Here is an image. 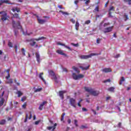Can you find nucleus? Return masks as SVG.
Wrapping results in <instances>:
<instances>
[{
  "instance_id": "79ce46f5",
  "label": "nucleus",
  "mask_w": 131,
  "mask_h": 131,
  "mask_svg": "<svg viewBox=\"0 0 131 131\" xmlns=\"http://www.w3.org/2000/svg\"><path fill=\"white\" fill-rule=\"evenodd\" d=\"M26 102H25L24 104L22 105L23 109H26Z\"/></svg>"
},
{
  "instance_id": "393cba45",
  "label": "nucleus",
  "mask_w": 131,
  "mask_h": 131,
  "mask_svg": "<svg viewBox=\"0 0 131 131\" xmlns=\"http://www.w3.org/2000/svg\"><path fill=\"white\" fill-rule=\"evenodd\" d=\"M79 28V23H78V21H76V24H75L76 30H78Z\"/></svg>"
},
{
  "instance_id": "2f4dec72",
  "label": "nucleus",
  "mask_w": 131,
  "mask_h": 131,
  "mask_svg": "<svg viewBox=\"0 0 131 131\" xmlns=\"http://www.w3.org/2000/svg\"><path fill=\"white\" fill-rule=\"evenodd\" d=\"M99 6H97L94 9V10L93 11V13H96V12H99Z\"/></svg>"
},
{
  "instance_id": "4be33fe9",
  "label": "nucleus",
  "mask_w": 131,
  "mask_h": 131,
  "mask_svg": "<svg viewBox=\"0 0 131 131\" xmlns=\"http://www.w3.org/2000/svg\"><path fill=\"white\" fill-rule=\"evenodd\" d=\"M72 69H73V70L76 71V72H77V73H78V74L80 73V71H79V70H78V68H77L75 67H72Z\"/></svg>"
},
{
  "instance_id": "c03bdc74",
  "label": "nucleus",
  "mask_w": 131,
  "mask_h": 131,
  "mask_svg": "<svg viewBox=\"0 0 131 131\" xmlns=\"http://www.w3.org/2000/svg\"><path fill=\"white\" fill-rule=\"evenodd\" d=\"M31 118H32V113L31 112H30V116L28 118V119L30 120L31 119Z\"/></svg>"
},
{
  "instance_id": "338daca9",
  "label": "nucleus",
  "mask_w": 131,
  "mask_h": 131,
  "mask_svg": "<svg viewBox=\"0 0 131 131\" xmlns=\"http://www.w3.org/2000/svg\"><path fill=\"white\" fill-rule=\"evenodd\" d=\"M58 8L59 9H64V8L62 7V5H58Z\"/></svg>"
},
{
  "instance_id": "b1692460",
  "label": "nucleus",
  "mask_w": 131,
  "mask_h": 131,
  "mask_svg": "<svg viewBox=\"0 0 131 131\" xmlns=\"http://www.w3.org/2000/svg\"><path fill=\"white\" fill-rule=\"evenodd\" d=\"M123 18L124 19V21H127V20H128L129 17H128V15H127L126 14H124V16H123Z\"/></svg>"
},
{
  "instance_id": "f3484780",
  "label": "nucleus",
  "mask_w": 131,
  "mask_h": 131,
  "mask_svg": "<svg viewBox=\"0 0 131 131\" xmlns=\"http://www.w3.org/2000/svg\"><path fill=\"white\" fill-rule=\"evenodd\" d=\"M57 45H58V46H62L63 47H64V48H66V49H68V50H71V48H70V47L65 45V44L62 43L60 42H58L57 43Z\"/></svg>"
},
{
  "instance_id": "13d9d810",
  "label": "nucleus",
  "mask_w": 131,
  "mask_h": 131,
  "mask_svg": "<svg viewBox=\"0 0 131 131\" xmlns=\"http://www.w3.org/2000/svg\"><path fill=\"white\" fill-rule=\"evenodd\" d=\"M92 112H93L94 115H96L97 114V112L94 110H92Z\"/></svg>"
},
{
  "instance_id": "ddd939ff",
  "label": "nucleus",
  "mask_w": 131,
  "mask_h": 131,
  "mask_svg": "<svg viewBox=\"0 0 131 131\" xmlns=\"http://www.w3.org/2000/svg\"><path fill=\"white\" fill-rule=\"evenodd\" d=\"M11 10L12 11V12H13L14 13H15V12H17V13H19V12L21 11V10L20 9V8L16 7H13L12 8V9H11Z\"/></svg>"
},
{
  "instance_id": "9d476101",
  "label": "nucleus",
  "mask_w": 131,
  "mask_h": 131,
  "mask_svg": "<svg viewBox=\"0 0 131 131\" xmlns=\"http://www.w3.org/2000/svg\"><path fill=\"white\" fill-rule=\"evenodd\" d=\"M37 20L39 24H45V23H46V22H47V20L41 19L38 16H37Z\"/></svg>"
},
{
  "instance_id": "f257e3e1",
  "label": "nucleus",
  "mask_w": 131,
  "mask_h": 131,
  "mask_svg": "<svg viewBox=\"0 0 131 131\" xmlns=\"http://www.w3.org/2000/svg\"><path fill=\"white\" fill-rule=\"evenodd\" d=\"M84 90H85V92L89 93V94H91L92 96H94L95 97L98 96L99 94H100L99 91H94L93 89L89 87H84Z\"/></svg>"
},
{
  "instance_id": "a19ab883",
  "label": "nucleus",
  "mask_w": 131,
  "mask_h": 131,
  "mask_svg": "<svg viewBox=\"0 0 131 131\" xmlns=\"http://www.w3.org/2000/svg\"><path fill=\"white\" fill-rule=\"evenodd\" d=\"M74 123L75 126L77 127V126H78V124H77V120H74Z\"/></svg>"
},
{
  "instance_id": "c756f323",
  "label": "nucleus",
  "mask_w": 131,
  "mask_h": 131,
  "mask_svg": "<svg viewBox=\"0 0 131 131\" xmlns=\"http://www.w3.org/2000/svg\"><path fill=\"white\" fill-rule=\"evenodd\" d=\"M59 13H61L62 15H69V13H68V12H66L65 11H62V10H60L59 11Z\"/></svg>"
},
{
  "instance_id": "412c9836",
  "label": "nucleus",
  "mask_w": 131,
  "mask_h": 131,
  "mask_svg": "<svg viewBox=\"0 0 131 131\" xmlns=\"http://www.w3.org/2000/svg\"><path fill=\"white\" fill-rule=\"evenodd\" d=\"M90 65H89L88 66L86 67H83L82 66H80L79 68H80L81 69H82V70L84 71V70H88L89 68H90Z\"/></svg>"
},
{
  "instance_id": "473e14b6",
  "label": "nucleus",
  "mask_w": 131,
  "mask_h": 131,
  "mask_svg": "<svg viewBox=\"0 0 131 131\" xmlns=\"http://www.w3.org/2000/svg\"><path fill=\"white\" fill-rule=\"evenodd\" d=\"M42 90V88H38V89H36L35 91H34V93H37L38 92H40Z\"/></svg>"
},
{
  "instance_id": "680f3d73",
  "label": "nucleus",
  "mask_w": 131,
  "mask_h": 131,
  "mask_svg": "<svg viewBox=\"0 0 131 131\" xmlns=\"http://www.w3.org/2000/svg\"><path fill=\"white\" fill-rule=\"evenodd\" d=\"M118 127H121V122H119L118 124Z\"/></svg>"
},
{
  "instance_id": "4d7b16f0",
  "label": "nucleus",
  "mask_w": 131,
  "mask_h": 131,
  "mask_svg": "<svg viewBox=\"0 0 131 131\" xmlns=\"http://www.w3.org/2000/svg\"><path fill=\"white\" fill-rule=\"evenodd\" d=\"M39 122H40V121H35V124L36 125H37V124H38L39 123Z\"/></svg>"
},
{
  "instance_id": "bb28decb",
  "label": "nucleus",
  "mask_w": 131,
  "mask_h": 131,
  "mask_svg": "<svg viewBox=\"0 0 131 131\" xmlns=\"http://www.w3.org/2000/svg\"><path fill=\"white\" fill-rule=\"evenodd\" d=\"M114 90H115L114 87H111L108 89V91H109V92H112L113 93H114Z\"/></svg>"
},
{
  "instance_id": "9b49d317",
  "label": "nucleus",
  "mask_w": 131,
  "mask_h": 131,
  "mask_svg": "<svg viewBox=\"0 0 131 131\" xmlns=\"http://www.w3.org/2000/svg\"><path fill=\"white\" fill-rule=\"evenodd\" d=\"M66 91H60L59 92V97L61 98L62 100L64 99V94H66Z\"/></svg>"
},
{
  "instance_id": "4468645a",
  "label": "nucleus",
  "mask_w": 131,
  "mask_h": 131,
  "mask_svg": "<svg viewBox=\"0 0 131 131\" xmlns=\"http://www.w3.org/2000/svg\"><path fill=\"white\" fill-rule=\"evenodd\" d=\"M56 53H57V54H59V55H62V56H64V57H67V55H66V54L64 53V52H63L62 50H57Z\"/></svg>"
},
{
  "instance_id": "f704fd0d",
  "label": "nucleus",
  "mask_w": 131,
  "mask_h": 131,
  "mask_svg": "<svg viewBox=\"0 0 131 131\" xmlns=\"http://www.w3.org/2000/svg\"><path fill=\"white\" fill-rule=\"evenodd\" d=\"M66 114L65 113H63L62 115H61V121H63V120H64V116L66 115Z\"/></svg>"
},
{
  "instance_id": "0eeeda50",
  "label": "nucleus",
  "mask_w": 131,
  "mask_h": 131,
  "mask_svg": "<svg viewBox=\"0 0 131 131\" xmlns=\"http://www.w3.org/2000/svg\"><path fill=\"white\" fill-rule=\"evenodd\" d=\"M12 25L13 28H16V27H17L18 29H21V31H23V29H22V27L21 25H20V21H18L17 24H16V21L15 20H12Z\"/></svg>"
},
{
  "instance_id": "a18cd8bd",
  "label": "nucleus",
  "mask_w": 131,
  "mask_h": 131,
  "mask_svg": "<svg viewBox=\"0 0 131 131\" xmlns=\"http://www.w3.org/2000/svg\"><path fill=\"white\" fill-rule=\"evenodd\" d=\"M26 100V97L24 96L23 98L21 99V102H24V101H25Z\"/></svg>"
},
{
  "instance_id": "20e7f679",
  "label": "nucleus",
  "mask_w": 131,
  "mask_h": 131,
  "mask_svg": "<svg viewBox=\"0 0 131 131\" xmlns=\"http://www.w3.org/2000/svg\"><path fill=\"white\" fill-rule=\"evenodd\" d=\"M9 18H10V16L8 15V13L5 11H3L2 15H1V20H2V21L3 22H5V21L9 20Z\"/></svg>"
},
{
  "instance_id": "c85d7f7f",
  "label": "nucleus",
  "mask_w": 131,
  "mask_h": 131,
  "mask_svg": "<svg viewBox=\"0 0 131 131\" xmlns=\"http://www.w3.org/2000/svg\"><path fill=\"white\" fill-rule=\"evenodd\" d=\"M8 47H9V48H14L13 43H12V42H11V41L8 42Z\"/></svg>"
},
{
  "instance_id": "c9c22d12",
  "label": "nucleus",
  "mask_w": 131,
  "mask_h": 131,
  "mask_svg": "<svg viewBox=\"0 0 131 131\" xmlns=\"http://www.w3.org/2000/svg\"><path fill=\"white\" fill-rule=\"evenodd\" d=\"M21 52L23 53V56H26V54H25V49L24 48L21 49Z\"/></svg>"
},
{
  "instance_id": "2eb2a0df",
  "label": "nucleus",
  "mask_w": 131,
  "mask_h": 131,
  "mask_svg": "<svg viewBox=\"0 0 131 131\" xmlns=\"http://www.w3.org/2000/svg\"><path fill=\"white\" fill-rule=\"evenodd\" d=\"M36 58L38 63H40V56L38 53H35Z\"/></svg>"
},
{
  "instance_id": "bf43d9fd",
  "label": "nucleus",
  "mask_w": 131,
  "mask_h": 131,
  "mask_svg": "<svg viewBox=\"0 0 131 131\" xmlns=\"http://www.w3.org/2000/svg\"><path fill=\"white\" fill-rule=\"evenodd\" d=\"M126 2H128V5H131V0H126Z\"/></svg>"
},
{
  "instance_id": "e433bc0d",
  "label": "nucleus",
  "mask_w": 131,
  "mask_h": 131,
  "mask_svg": "<svg viewBox=\"0 0 131 131\" xmlns=\"http://www.w3.org/2000/svg\"><path fill=\"white\" fill-rule=\"evenodd\" d=\"M28 119V114H26V118L25 119L24 122H27V120Z\"/></svg>"
},
{
  "instance_id": "72a5a7b5",
  "label": "nucleus",
  "mask_w": 131,
  "mask_h": 131,
  "mask_svg": "<svg viewBox=\"0 0 131 131\" xmlns=\"http://www.w3.org/2000/svg\"><path fill=\"white\" fill-rule=\"evenodd\" d=\"M5 123H6V120H2L1 121H0V124L1 125H4L5 124Z\"/></svg>"
},
{
  "instance_id": "e2e57ef3",
  "label": "nucleus",
  "mask_w": 131,
  "mask_h": 131,
  "mask_svg": "<svg viewBox=\"0 0 131 131\" xmlns=\"http://www.w3.org/2000/svg\"><path fill=\"white\" fill-rule=\"evenodd\" d=\"M113 37H115V38H116V37H117V36L116 35V33H115L113 35Z\"/></svg>"
},
{
  "instance_id": "49530a36",
  "label": "nucleus",
  "mask_w": 131,
  "mask_h": 131,
  "mask_svg": "<svg viewBox=\"0 0 131 131\" xmlns=\"http://www.w3.org/2000/svg\"><path fill=\"white\" fill-rule=\"evenodd\" d=\"M90 23H91V20H88L86 21H85V24H86L87 25L90 24Z\"/></svg>"
},
{
  "instance_id": "39448f33",
  "label": "nucleus",
  "mask_w": 131,
  "mask_h": 131,
  "mask_svg": "<svg viewBox=\"0 0 131 131\" xmlns=\"http://www.w3.org/2000/svg\"><path fill=\"white\" fill-rule=\"evenodd\" d=\"M98 55L99 54L97 53H91L89 55H81L80 58L81 59L86 60V59H89V58H92L93 56H98Z\"/></svg>"
},
{
  "instance_id": "aec40b11",
  "label": "nucleus",
  "mask_w": 131,
  "mask_h": 131,
  "mask_svg": "<svg viewBox=\"0 0 131 131\" xmlns=\"http://www.w3.org/2000/svg\"><path fill=\"white\" fill-rule=\"evenodd\" d=\"M57 126V123H55L54 125V126H49V127H47V129H48V130H51L52 128H53V130H54V129H56V127Z\"/></svg>"
},
{
  "instance_id": "a878e982",
  "label": "nucleus",
  "mask_w": 131,
  "mask_h": 131,
  "mask_svg": "<svg viewBox=\"0 0 131 131\" xmlns=\"http://www.w3.org/2000/svg\"><path fill=\"white\" fill-rule=\"evenodd\" d=\"M124 80H125V79L124 78V77H122L121 79L120 80V82H119L120 85L122 84V82H123V81H124Z\"/></svg>"
},
{
  "instance_id": "8fccbe9b",
  "label": "nucleus",
  "mask_w": 131,
  "mask_h": 131,
  "mask_svg": "<svg viewBox=\"0 0 131 131\" xmlns=\"http://www.w3.org/2000/svg\"><path fill=\"white\" fill-rule=\"evenodd\" d=\"M71 22H72L73 24H75V20L73 18L71 19Z\"/></svg>"
},
{
  "instance_id": "37998d69",
  "label": "nucleus",
  "mask_w": 131,
  "mask_h": 131,
  "mask_svg": "<svg viewBox=\"0 0 131 131\" xmlns=\"http://www.w3.org/2000/svg\"><path fill=\"white\" fill-rule=\"evenodd\" d=\"M71 45H72V46H74V47H78V46H79L78 43H77L76 44L74 43H71Z\"/></svg>"
},
{
  "instance_id": "5fc2aeb1",
  "label": "nucleus",
  "mask_w": 131,
  "mask_h": 131,
  "mask_svg": "<svg viewBox=\"0 0 131 131\" xmlns=\"http://www.w3.org/2000/svg\"><path fill=\"white\" fill-rule=\"evenodd\" d=\"M80 128L81 129H83V128H86V126H85L84 125H82V126H81Z\"/></svg>"
},
{
  "instance_id": "864d4df0",
  "label": "nucleus",
  "mask_w": 131,
  "mask_h": 131,
  "mask_svg": "<svg viewBox=\"0 0 131 131\" xmlns=\"http://www.w3.org/2000/svg\"><path fill=\"white\" fill-rule=\"evenodd\" d=\"M108 25H110V24L109 23H105L103 25V27H106V26H108Z\"/></svg>"
},
{
  "instance_id": "0e129e2a",
  "label": "nucleus",
  "mask_w": 131,
  "mask_h": 131,
  "mask_svg": "<svg viewBox=\"0 0 131 131\" xmlns=\"http://www.w3.org/2000/svg\"><path fill=\"white\" fill-rule=\"evenodd\" d=\"M68 122L69 124H70V123H71V120L70 119H69L68 120Z\"/></svg>"
},
{
  "instance_id": "5701e85b",
  "label": "nucleus",
  "mask_w": 131,
  "mask_h": 131,
  "mask_svg": "<svg viewBox=\"0 0 131 131\" xmlns=\"http://www.w3.org/2000/svg\"><path fill=\"white\" fill-rule=\"evenodd\" d=\"M13 17L14 18H16V19H19V20L21 19V17H19V14L17 13H14L13 15Z\"/></svg>"
},
{
  "instance_id": "f03ea898",
  "label": "nucleus",
  "mask_w": 131,
  "mask_h": 131,
  "mask_svg": "<svg viewBox=\"0 0 131 131\" xmlns=\"http://www.w3.org/2000/svg\"><path fill=\"white\" fill-rule=\"evenodd\" d=\"M47 38L45 37H39L38 38H32L30 39L29 41H30V45L31 46V47H34L35 46V43H36V41H34V40H36V41H38L39 40H42V39H46Z\"/></svg>"
},
{
  "instance_id": "de8ad7c7",
  "label": "nucleus",
  "mask_w": 131,
  "mask_h": 131,
  "mask_svg": "<svg viewBox=\"0 0 131 131\" xmlns=\"http://www.w3.org/2000/svg\"><path fill=\"white\" fill-rule=\"evenodd\" d=\"M100 41H101V39L100 38H98L96 40L97 43H100Z\"/></svg>"
},
{
  "instance_id": "052dcab7",
  "label": "nucleus",
  "mask_w": 131,
  "mask_h": 131,
  "mask_svg": "<svg viewBox=\"0 0 131 131\" xmlns=\"http://www.w3.org/2000/svg\"><path fill=\"white\" fill-rule=\"evenodd\" d=\"M119 57H120V54H117L115 56V58H119Z\"/></svg>"
},
{
  "instance_id": "69168bd1",
  "label": "nucleus",
  "mask_w": 131,
  "mask_h": 131,
  "mask_svg": "<svg viewBox=\"0 0 131 131\" xmlns=\"http://www.w3.org/2000/svg\"><path fill=\"white\" fill-rule=\"evenodd\" d=\"M10 77V74H8V76L6 77V79H9V78Z\"/></svg>"
},
{
  "instance_id": "6e6552de",
  "label": "nucleus",
  "mask_w": 131,
  "mask_h": 131,
  "mask_svg": "<svg viewBox=\"0 0 131 131\" xmlns=\"http://www.w3.org/2000/svg\"><path fill=\"white\" fill-rule=\"evenodd\" d=\"M70 104L74 107V108H76V102H75V99L73 98H71L70 99Z\"/></svg>"
},
{
  "instance_id": "6e6d98bb",
  "label": "nucleus",
  "mask_w": 131,
  "mask_h": 131,
  "mask_svg": "<svg viewBox=\"0 0 131 131\" xmlns=\"http://www.w3.org/2000/svg\"><path fill=\"white\" fill-rule=\"evenodd\" d=\"M89 3H91V1L90 0H87L85 2V5H88V4H89Z\"/></svg>"
},
{
  "instance_id": "423d86ee",
  "label": "nucleus",
  "mask_w": 131,
  "mask_h": 131,
  "mask_svg": "<svg viewBox=\"0 0 131 131\" xmlns=\"http://www.w3.org/2000/svg\"><path fill=\"white\" fill-rule=\"evenodd\" d=\"M72 77L73 79H75V80H77L78 79L83 78V77H84V75L82 74H79L77 75L75 73H73L72 74Z\"/></svg>"
},
{
  "instance_id": "1a4fd4ad",
  "label": "nucleus",
  "mask_w": 131,
  "mask_h": 131,
  "mask_svg": "<svg viewBox=\"0 0 131 131\" xmlns=\"http://www.w3.org/2000/svg\"><path fill=\"white\" fill-rule=\"evenodd\" d=\"M112 29H113V26L106 28L104 29L103 32L104 33H108L109 32H111V31H112Z\"/></svg>"
},
{
  "instance_id": "58836bf2",
  "label": "nucleus",
  "mask_w": 131,
  "mask_h": 131,
  "mask_svg": "<svg viewBox=\"0 0 131 131\" xmlns=\"http://www.w3.org/2000/svg\"><path fill=\"white\" fill-rule=\"evenodd\" d=\"M14 49H15V53H17V52H18V45H14Z\"/></svg>"
},
{
  "instance_id": "ea45409f",
  "label": "nucleus",
  "mask_w": 131,
  "mask_h": 131,
  "mask_svg": "<svg viewBox=\"0 0 131 131\" xmlns=\"http://www.w3.org/2000/svg\"><path fill=\"white\" fill-rule=\"evenodd\" d=\"M7 83H13V79H10L8 80Z\"/></svg>"
},
{
  "instance_id": "774afa93",
  "label": "nucleus",
  "mask_w": 131,
  "mask_h": 131,
  "mask_svg": "<svg viewBox=\"0 0 131 131\" xmlns=\"http://www.w3.org/2000/svg\"><path fill=\"white\" fill-rule=\"evenodd\" d=\"M78 0H76L74 2V4H75V5H77V4H78Z\"/></svg>"
},
{
  "instance_id": "7c9ffc66",
  "label": "nucleus",
  "mask_w": 131,
  "mask_h": 131,
  "mask_svg": "<svg viewBox=\"0 0 131 131\" xmlns=\"http://www.w3.org/2000/svg\"><path fill=\"white\" fill-rule=\"evenodd\" d=\"M4 102L5 99H4V98H2L1 101H0V107L1 106H3V105H4Z\"/></svg>"
},
{
  "instance_id": "603ef678",
  "label": "nucleus",
  "mask_w": 131,
  "mask_h": 131,
  "mask_svg": "<svg viewBox=\"0 0 131 131\" xmlns=\"http://www.w3.org/2000/svg\"><path fill=\"white\" fill-rule=\"evenodd\" d=\"M17 34H18V31L14 30V35L15 36H17Z\"/></svg>"
},
{
  "instance_id": "f8f14e48",
  "label": "nucleus",
  "mask_w": 131,
  "mask_h": 131,
  "mask_svg": "<svg viewBox=\"0 0 131 131\" xmlns=\"http://www.w3.org/2000/svg\"><path fill=\"white\" fill-rule=\"evenodd\" d=\"M102 72H104V73H108L109 72H112V70L110 68H104L102 70Z\"/></svg>"
},
{
  "instance_id": "a211bd4d",
  "label": "nucleus",
  "mask_w": 131,
  "mask_h": 131,
  "mask_svg": "<svg viewBox=\"0 0 131 131\" xmlns=\"http://www.w3.org/2000/svg\"><path fill=\"white\" fill-rule=\"evenodd\" d=\"M47 103H48V102H47V101H43V102H42V103L41 104L39 105V110H40V111L42 110V109H43V106H45V104H47Z\"/></svg>"
},
{
  "instance_id": "09e8293b",
  "label": "nucleus",
  "mask_w": 131,
  "mask_h": 131,
  "mask_svg": "<svg viewBox=\"0 0 131 131\" xmlns=\"http://www.w3.org/2000/svg\"><path fill=\"white\" fill-rule=\"evenodd\" d=\"M2 3H3V4H10V3H9V1L7 0L2 1Z\"/></svg>"
},
{
  "instance_id": "6ab92c4d",
  "label": "nucleus",
  "mask_w": 131,
  "mask_h": 131,
  "mask_svg": "<svg viewBox=\"0 0 131 131\" xmlns=\"http://www.w3.org/2000/svg\"><path fill=\"white\" fill-rule=\"evenodd\" d=\"M115 9V8L113 6H112L110 8L109 12H108V15H109L110 17H112V12H111V11H114Z\"/></svg>"
},
{
  "instance_id": "dca6fc26",
  "label": "nucleus",
  "mask_w": 131,
  "mask_h": 131,
  "mask_svg": "<svg viewBox=\"0 0 131 131\" xmlns=\"http://www.w3.org/2000/svg\"><path fill=\"white\" fill-rule=\"evenodd\" d=\"M42 75H43V73H40L39 75V77L40 79H41L42 81H43V82H44L45 84H47V81H46L45 79H43V78L42 77Z\"/></svg>"
},
{
  "instance_id": "cd10ccee",
  "label": "nucleus",
  "mask_w": 131,
  "mask_h": 131,
  "mask_svg": "<svg viewBox=\"0 0 131 131\" xmlns=\"http://www.w3.org/2000/svg\"><path fill=\"white\" fill-rule=\"evenodd\" d=\"M17 94L18 95V97H21V96H23V93H22L21 91H18L17 92Z\"/></svg>"
},
{
  "instance_id": "7ed1b4c3",
  "label": "nucleus",
  "mask_w": 131,
  "mask_h": 131,
  "mask_svg": "<svg viewBox=\"0 0 131 131\" xmlns=\"http://www.w3.org/2000/svg\"><path fill=\"white\" fill-rule=\"evenodd\" d=\"M48 72L49 75L52 76V79H54L56 83H58L59 81H58V78L57 77V76H56V74H55V72H54L53 70H49L48 71Z\"/></svg>"
},
{
  "instance_id": "4c0bfd02",
  "label": "nucleus",
  "mask_w": 131,
  "mask_h": 131,
  "mask_svg": "<svg viewBox=\"0 0 131 131\" xmlns=\"http://www.w3.org/2000/svg\"><path fill=\"white\" fill-rule=\"evenodd\" d=\"M111 82V79H107V80L103 81L104 83H106V82Z\"/></svg>"
},
{
  "instance_id": "3c124183",
  "label": "nucleus",
  "mask_w": 131,
  "mask_h": 131,
  "mask_svg": "<svg viewBox=\"0 0 131 131\" xmlns=\"http://www.w3.org/2000/svg\"><path fill=\"white\" fill-rule=\"evenodd\" d=\"M82 111H83L84 112H88V110H87L86 108H84V107H83V108H82Z\"/></svg>"
}]
</instances>
